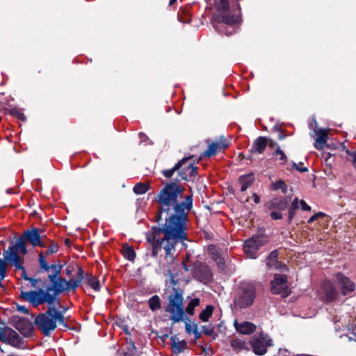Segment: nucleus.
<instances>
[{
  "label": "nucleus",
  "mask_w": 356,
  "mask_h": 356,
  "mask_svg": "<svg viewBox=\"0 0 356 356\" xmlns=\"http://www.w3.org/2000/svg\"><path fill=\"white\" fill-rule=\"evenodd\" d=\"M184 188L176 182L165 185L157 195L159 203V216L166 213L168 217L162 227H152L145 234L147 241L151 244L152 256L156 257L163 249L165 258L172 259L175 246L178 243L188 240L186 234L188 214L193 208V195L183 197Z\"/></svg>",
  "instance_id": "nucleus-1"
},
{
  "label": "nucleus",
  "mask_w": 356,
  "mask_h": 356,
  "mask_svg": "<svg viewBox=\"0 0 356 356\" xmlns=\"http://www.w3.org/2000/svg\"><path fill=\"white\" fill-rule=\"evenodd\" d=\"M40 270L51 273L47 279L42 282V286L29 291H21L19 298L29 302L33 307L47 304L45 312L38 314L34 323L46 337L57 327V323L67 329L69 326L65 322L63 312L56 308L55 305H60L59 296L65 291L74 292L85 278V272L81 267L78 268L76 279L67 280L60 277L63 266L52 264L49 265L42 252L39 254Z\"/></svg>",
  "instance_id": "nucleus-2"
},
{
  "label": "nucleus",
  "mask_w": 356,
  "mask_h": 356,
  "mask_svg": "<svg viewBox=\"0 0 356 356\" xmlns=\"http://www.w3.org/2000/svg\"><path fill=\"white\" fill-rule=\"evenodd\" d=\"M43 236L40 234L38 228L33 227L31 229H26L17 239L15 243L13 241L11 245L8 247L7 252L21 253L25 255L28 253V250L26 245L27 242L30 243L33 247L40 246L44 248L45 245L42 241Z\"/></svg>",
  "instance_id": "nucleus-3"
},
{
  "label": "nucleus",
  "mask_w": 356,
  "mask_h": 356,
  "mask_svg": "<svg viewBox=\"0 0 356 356\" xmlns=\"http://www.w3.org/2000/svg\"><path fill=\"white\" fill-rule=\"evenodd\" d=\"M184 291L179 287H173L168 296V305L165 312L170 314V320L174 323L189 320L184 310Z\"/></svg>",
  "instance_id": "nucleus-4"
},
{
  "label": "nucleus",
  "mask_w": 356,
  "mask_h": 356,
  "mask_svg": "<svg viewBox=\"0 0 356 356\" xmlns=\"http://www.w3.org/2000/svg\"><path fill=\"white\" fill-rule=\"evenodd\" d=\"M256 298L255 287L250 284H243L238 288L234 300L236 309H242L250 307Z\"/></svg>",
  "instance_id": "nucleus-5"
},
{
  "label": "nucleus",
  "mask_w": 356,
  "mask_h": 356,
  "mask_svg": "<svg viewBox=\"0 0 356 356\" xmlns=\"http://www.w3.org/2000/svg\"><path fill=\"white\" fill-rule=\"evenodd\" d=\"M290 199L286 196L276 197L265 204V207L272 211L270 213V218L274 220L283 218L282 211H285L289 205Z\"/></svg>",
  "instance_id": "nucleus-6"
},
{
  "label": "nucleus",
  "mask_w": 356,
  "mask_h": 356,
  "mask_svg": "<svg viewBox=\"0 0 356 356\" xmlns=\"http://www.w3.org/2000/svg\"><path fill=\"white\" fill-rule=\"evenodd\" d=\"M267 243L266 236L254 235L244 242L243 250L248 258L256 259L259 248Z\"/></svg>",
  "instance_id": "nucleus-7"
},
{
  "label": "nucleus",
  "mask_w": 356,
  "mask_h": 356,
  "mask_svg": "<svg viewBox=\"0 0 356 356\" xmlns=\"http://www.w3.org/2000/svg\"><path fill=\"white\" fill-rule=\"evenodd\" d=\"M250 343L253 352L259 356L265 355L267 352V348L273 346L272 339L264 332L254 335Z\"/></svg>",
  "instance_id": "nucleus-8"
},
{
  "label": "nucleus",
  "mask_w": 356,
  "mask_h": 356,
  "mask_svg": "<svg viewBox=\"0 0 356 356\" xmlns=\"http://www.w3.org/2000/svg\"><path fill=\"white\" fill-rule=\"evenodd\" d=\"M216 8L219 13L215 17L217 22L228 25H233L237 22V17L229 13V4L227 0H220L216 3Z\"/></svg>",
  "instance_id": "nucleus-9"
},
{
  "label": "nucleus",
  "mask_w": 356,
  "mask_h": 356,
  "mask_svg": "<svg viewBox=\"0 0 356 356\" xmlns=\"http://www.w3.org/2000/svg\"><path fill=\"white\" fill-rule=\"evenodd\" d=\"M193 277L202 283L207 284L213 281V274L210 268L204 263L197 261L191 268Z\"/></svg>",
  "instance_id": "nucleus-10"
},
{
  "label": "nucleus",
  "mask_w": 356,
  "mask_h": 356,
  "mask_svg": "<svg viewBox=\"0 0 356 356\" xmlns=\"http://www.w3.org/2000/svg\"><path fill=\"white\" fill-rule=\"evenodd\" d=\"M0 340L15 348H22L23 341L19 334L9 327H0Z\"/></svg>",
  "instance_id": "nucleus-11"
},
{
  "label": "nucleus",
  "mask_w": 356,
  "mask_h": 356,
  "mask_svg": "<svg viewBox=\"0 0 356 356\" xmlns=\"http://www.w3.org/2000/svg\"><path fill=\"white\" fill-rule=\"evenodd\" d=\"M3 256L6 261L7 264H9L11 266L15 268L16 270H22V277L28 281L29 277L26 274V269L24 266V260L19 254L17 252L4 251Z\"/></svg>",
  "instance_id": "nucleus-12"
},
{
  "label": "nucleus",
  "mask_w": 356,
  "mask_h": 356,
  "mask_svg": "<svg viewBox=\"0 0 356 356\" xmlns=\"http://www.w3.org/2000/svg\"><path fill=\"white\" fill-rule=\"evenodd\" d=\"M336 279L341 285V292L346 296L347 293L354 291L355 285L348 277H346L343 273H338L336 274Z\"/></svg>",
  "instance_id": "nucleus-13"
},
{
  "label": "nucleus",
  "mask_w": 356,
  "mask_h": 356,
  "mask_svg": "<svg viewBox=\"0 0 356 356\" xmlns=\"http://www.w3.org/2000/svg\"><path fill=\"white\" fill-rule=\"evenodd\" d=\"M227 146L228 145L226 140L221 137L220 141L213 142L212 143L209 144L208 148L202 154V156L209 158Z\"/></svg>",
  "instance_id": "nucleus-14"
},
{
  "label": "nucleus",
  "mask_w": 356,
  "mask_h": 356,
  "mask_svg": "<svg viewBox=\"0 0 356 356\" xmlns=\"http://www.w3.org/2000/svg\"><path fill=\"white\" fill-rule=\"evenodd\" d=\"M234 326L237 332L242 334L250 335L256 331V325L249 321L238 323L237 320L234 322Z\"/></svg>",
  "instance_id": "nucleus-15"
},
{
  "label": "nucleus",
  "mask_w": 356,
  "mask_h": 356,
  "mask_svg": "<svg viewBox=\"0 0 356 356\" xmlns=\"http://www.w3.org/2000/svg\"><path fill=\"white\" fill-rule=\"evenodd\" d=\"M268 144V138L266 136H259L256 138L250 149L252 154H262Z\"/></svg>",
  "instance_id": "nucleus-16"
},
{
  "label": "nucleus",
  "mask_w": 356,
  "mask_h": 356,
  "mask_svg": "<svg viewBox=\"0 0 356 356\" xmlns=\"http://www.w3.org/2000/svg\"><path fill=\"white\" fill-rule=\"evenodd\" d=\"M323 290L325 294V302H331L334 300L337 295L334 284L330 282H325L323 284Z\"/></svg>",
  "instance_id": "nucleus-17"
},
{
  "label": "nucleus",
  "mask_w": 356,
  "mask_h": 356,
  "mask_svg": "<svg viewBox=\"0 0 356 356\" xmlns=\"http://www.w3.org/2000/svg\"><path fill=\"white\" fill-rule=\"evenodd\" d=\"M316 134L317 137L314 144V147L318 150L323 149L326 145L327 131L325 129H320L316 131Z\"/></svg>",
  "instance_id": "nucleus-18"
},
{
  "label": "nucleus",
  "mask_w": 356,
  "mask_h": 356,
  "mask_svg": "<svg viewBox=\"0 0 356 356\" xmlns=\"http://www.w3.org/2000/svg\"><path fill=\"white\" fill-rule=\"evenodd\" d=\"M197 167L193 163H189L187 166L182 167L179 171V176L184 180H187L188 177H193L197 174Z\"/></svg>",
  "instance_id": "nucleus-19"
},
{
  "label": "nucleus",
  "mask_w": 356,
  "mask_h": 356,
  "mask_svg": "<svg viewBox=\"0 0 356 356\" xmlns=\"http://www.w3.org/2000/svg\"><path fill=\"white\" fill-rule=\"evenodd\" d=\"M191 158L192 156L183 158L182 159L179 160L172 168L162 170V175L166 178H171L175 172L181 169L184 165L186 164Z\"/></svg>",
  "instance_id": "nucleus-20"
},
{
  "label": "nucleus",
  "mask_w": 356,
  "mask_h": 356,
  "mask_svg": "<svg viewBox=\"0 0 356 356\" xmlns=\"http://www.w3.org/2000/svg\"><path fill=\"white\" fill-rule=\"evenodd\" d=\"M177 336L174 335L170 337L171 343V348L172 351L175 355H179L181 353H183L187 348V343L185 340H181L180 341H177Z\"/></svg>",
  "instance_id": "nucleus-21"
},
{
  "label": "nucleus",
  "mask_w": 356,
  "mask_h": 356,
  "mask_svg": "<svg viewBox=\"0 0 356 356\" xmlns=\"http://www.w3.org/2000/svg\"><path fill=\"white\" fill-rule=\"evenodd\" d=\"M238 180L241 185V191L244 192L252 184L254 181V175L253 173L241 175Z\"/></svg>",
  "instance_id": "nucleus-22"
},
{
  "label": "nucleus",
  "mask_w": 356,
  "mask_h": 356,
  "mask_svg": "<svg viewBox=\"0 0 356 356\" xmlns=\"http://www.w3.org/2000/svg\"><path fill=\"white\" fill-rule=\"evenodd\" d=\"M230 345L233 350L236 353H240L243 350H249L248 343L242 339H232L230 341Z\"/></svg>",
  "instance_id": "nucleus-23"
},
{
  "label": "nucleus",
  "mask_w": 356,
  "mask_h": 356,
  "mask_svg": "<svg viewBox=\"0 0 356 356\" xmlns=\"http://www.w3.org/2000/svg\"><path fill=\"white\" fill-rule=\"evenodd\" d=\"M271 292L273 294L280 295L283 298H286L291 294V290L288 286L271 285Z\"/></svg>",
  "instance_id": "nucleus-24"
},
{
  "label": "nucleus",
  "mask_w": 356,
  "mask_h": 356,
  "mask_svg": "<svg viewBox=\"0 0 356 356\" xmlns=\"http://www.w3.org/2000/svg\"><path fill=\"white\" fill-rule=\"evenodd\" d=\"M148 305L149 309L152 312H156L158 310H160L162 307L161 306V300L160 297L158 295H154L152 296L149 300H148Z\"/></svg>",
  "instance_id": "nucleus-25"
},
{
  "label": "nucleus",
  "mask_w": 356,
  "mask_h": 356,
  "mask_svg": "<svg viewBox=\"0 0 356 356\" xmlns=\"http://www.w3.org/2000/svg\"><path fill=\"white\" fill-rule=\"evenodd\" d=\"M209 250L211 251V253L212 254V259L215 261V262L216 263V264L220 267V268H222L224 267L225 264V259L222 258V257L221 256L220 253L218 252V250H216V248H215L214 245H210L209 246Z\"/></svg>",
  "instance_id": "nucleus-26"
},
{
  "label": "nucleus",
  "mask_w": 356,
  "mask_h": 356,
  "mask_svg": "<svg viewBox=\"0 0 356 356\" xmlns=\"http://www.w3.org/2000/svg\"><path fill=\"white\" fill-rule=\"evenodd\" d=\"M277 256L278 252L277 250H274L270 252L266 258V264L270 268H277Z\"/></svg>",
  "instance_id": "nucleus-27"
},
{
  "label": "nucleus",
  "mask_w": 356,
  "mask_h": 356,
  "mask_svg": "<svg viewBox=\"0 0 356 356\" xmlns=\"http://www.w3.org/2000/svg\"><path fill=\"white\" fill-rule=\"evenodd\" d=\"M288 222L290 223L293 219L296 210L299 208V200L296 197L292 201L291 205H289Z\"/></svg>",
  "instance_id": "nucleus-28"
},
{
  "label": "nucleus",
  "mask_w": 356,
  "mask_h": 356,
  "mask_svg": "<svg viewBox=\"0 0 356 356\" xmlns=\"http://www.w3.org/2000/svg\"><path fill=\"white\" fill-rule=\"evenodd\" d=\"M214 310V307L211 305H208L204 309L199 315V318L203 322H208L209 318L212 316Z\"/></svg>",
  "instance_id": "nucleus-29"
},
{
  "label": "nucleus",
  "mask_w": 356,
  "mask_h": 356,
  "mask_svg": "<svg viewBox=\"0 0 356 356\" xmlns=\"http://www.w3.org/2000/svg\"><path fill=\"white\" fill-rule=\"evenodd\" d=\"M122 254L125 259L131 261H134L136 258L134 250L128 244H125L122 246Z\"/></svg>",
  "instance_id": "nucleus-30"
},
{
  "label": "nucleus",
  "mask_w": 356,
  "mask_h": 356,
  "mask_svg": "<svg viewBox=\"0 0 356 356\" xmlns=\"http://www.w3.org/2000/svg\"><path fill=\"white\" fill-rule=\"evenodd\" d=\"M200 300L198 298L192 299L187 305L185 308L184 313L193 316L194 314V310L196 307L200 305Z\"/></svg>",
  "instance_id": "nucleus-31"
},
{
  "label": "nucleus",
  "mask_w": 356,
  "mask_h": 356,
  "mask_svg": "<svg viewBox=\"0 0 356 356\" xmlns=\"http://www.w3.org/2000/svg\"><path fill=\"white\" fill-rule=\"evenodd\" d=\"M287 282L288 280L286 275L275 274L274 275L273 280L271 281V285L288 286Z\"/></svg>",
  "instance_id": "nucleus-32"
},
{
  "label": "nucleus",
  "mask_w": 356,
  "mask_h": 356,
  "mask_svg": "<svg viewBox=\"0 0 356 356\" xmlns=\"http://www.w3.org/2000/svg\"><path fill=\"white\" fill-rule=\"evenodd\" d=\"M87 277V284L95 291H99L101 289L99 280L91 275H86Z\"/></svg>",
  "instance_id": "nucleus-33"
},
{
  "label": "nucleus",
  "mask_w": 356,
  "mask_h": 356,
  "mask_svg": "<svg viewBox=\"0 0 356 356\" xmlns=\"http://www.w3.org/2000/svg\"><path fill=\"white\" fill-rule=\"evenodd\" d=\"M149 188L148 184L140 182L134 186L133 191L137 195H143L149 190Z\"/></svg>",
  "instance_id": "nucleus-34"
},
{
  "label": "nucleus",
  "mask_w": 356,
  "mask_h": 356,
  "mask_svg": "<svg viewBox=\"0 0 356 356\" xmlns=\"http://www.w3.org/2000/svg\"><path fill=\"white\" fill-rule=\"evenodd\" d=\"M7 271V263L5 259L0 258V288L3 287L2 280L6 276Z\"/></svg>",
  "instance_id": "nucleus-35"
},
{
  "label": "nucleus",
  "mask_w": 356,
  "mask_h": 356,
  "mask_svg": "<svg viewBox=\"0 0 356 356\" xmlns=\"http://www.w3.org/2000/svg\"><path fill=\"white\" fill-rule=\"evenodd\" d=\"M202 332L207 336L212 337L213 339H216L218 336L217 334L215 332V327L211 324H210L209 326L203 325L202 326Z\"/></svg>",
  "instance_id": "nucleus-36"
},
{
  "label": "nucleus",
  "mask_w": 356,
  "mask_h": 356,
  "mask_svg": "<svg viewBox=\"0 0 356 356\" xmlns=\"http://www.w3.org/2000/svg\"><path fill=\"white\" fill-rule=\"evenodd\" d=\"M8 113L10 115L17 118L22 121H25L26 120L25 115L17 108H10Z\"/></svg>",
  "instance_id": "nucleus-37"
},
{
  "label": "nucleus",
  "mask_w": 356,
  "mask_h": 356,
  "mask_svg": "<svg viewBox=\"0 0 356 356\" xmlns=\"http://www.w3.org/2000/svg\"><path fill=\"white\" fill-rule=\"evenodd\" d=\"M273 189L278 190L281 189L283 193H286L287 191V186L285 182L282 180H279L273 184Z\"/></svg>",
  "instance_id": "nucleus-38"
},
{
  "label": "nucleus",
  "mask_w": 356,
  "mask_h": 356,
  "mask_svg": "<svg viewBox=\"0 0 356 356\" xmlns=\"http://www.w3.org/2000/svg\"><path fill=\"white\" fill-rule=\"evenodd\" d=\"M274 155L276 156H279L278 159L281 161V163H284L287 161V156L285 153L280 149V146H277L275 152H274Z\"/></svg>",
  "instance_id": "nucleus-39"
},
{
  "label": "nucleus",
  "mask_w": 356,
  "mask_h": 356,
  "mask_svg": "<svg viewBox=\"0 0 356 356\" xmlns=\"http://www.w3.org/2000/svg\"><path fill=\"white\" fill-rule=\"evenodd\" d=\"M58 251V245L54 242H51L47 250L45 252V254L49 256L53 253H56Z\"/></svg>",
  "instance_id": "nucleus-40"
},
{
  "label": "nucleus",
  "mask_w": 356,
  "mask_h": 356,
  "mask_svg": "<svg viewBox=\"0 0 356 356\" xmlns=\"http://www.w3.org/2000/svg\"><path fill=\"white\" fill-rule=\"evenodd\" d=\"M325 216V213L318 212V213L313 215L312 217H310L309 218V220H307V222L308 223H312L313 222H314L315 220H316L319 218L324 217Z\"/></svg>",
  "instance_id": "nucleus-41"
},
{
  "label": "nucleus",
  "mask_w": 356,
  "mask_h": 356,
  "mask_svg": "<svg viewBox=\"0 0 356 356\" xmlns=\"http://www.w3.org/2000/svg\"><path fill=\"white\" fill-rule=\"evenodd\" d=\"M301 165H302V163H300L298 165L294 162L293 163V167L298 171L301 172H307L308 171L307 168L300 167Z\"/></svg>",
  "instance_id": "nucleus-42"
},
{
  "label": "nucleus",
  "mask_w": 356,
  "mask_h": 356,
  "mask_svg": "<svg viewBox=\"0 0 356 356\" xmlns=\"http://www.w3.org/2000/svg\"><path fill=\"white\" fill-rule=\"evenodd\" d=\"M346 153L351 157V161L356 163V151L346 149Z\"/></svg>",
  "instance_id": "nucleus-43"
},
{
  "label": "nucleus",
  "mask_w": 356,
  "mask_h": 356,
  "mask_svg": "<svg viewBox=\"0 0 356 356\" xmlns=\"http://www.w3.org/2000/svg\"><path fill=\"white\" fill-rule=\"evenodd\" d=\"M300 206L301 209L303 210V211H310L311 210V207L309 206L306 202L303 200H301L300 202H299V207Z\"/></svg>",
  "instance_id": "nucleus-44"
},
{
  "label": "nucleus",
  "mask_w": 356,
  "mask_h": 356,
  "mask_svg": "<svg viewBox=\"0 0 356 356\" xmlns=\"http://www.w3.org/2000/svg\"><path fill=\"white\" fill-rule=\"evenodd\" d=\"M28 281L31 283L32 287L36 288L38 283L41 282V280L39 278L30 277Z\"/></svg>",
  "instance_id": "nucleus-45"
},
{
  "label": "nucleus",
  "mask_w": 356,
  "mask_h": 356,
  "mask_svg": "<svg viewBox=\"0 0 356 356\" xmlns=\"http://www.w3.org/2000/svg\"><path fill=\"white\" fill-rule=\"evenodd\" d=\"M193 333L195 336V339H200L201 337V333L197 330V325L195 323V324H193Z\"/></svg>",
  "instance_id": "nucleus-46"
},
{
  "label": "nucleus",
  "mask_w": 356,
  "mask_h": 356,
  "mask_svg": "<svg viewBox=\"0 0 356 356\" xmlns=\"http://www.w3.org/2000/svg\"><path fill=\"white\" fill-rule=\"evenodd\" d=\"M17 311H19V312H22L23 314L29 313V309L24 305H17Z\"/></svg>",
  "instance_id": "nucleus-47"
},
{
  "label": "nucleus",
  "mask_w": 356,
  "mask_h": 356,
  "mask_svg": "<svg viewBox=\"0 0 356 356\" xmlns=\"http://www.w3.org/2000/svg\"><path fill=\"white\" fill-rule=\"evenodd\" d=\"M190 320H188L189 321ZM188 320H186L185 321V330H186V332L188 333V334H191V332H193V330H191V324H189L188 322Z\"/></svg>",
  "instance_id": "nucleus-48"
},
{
  "label": "nucleus",
  "mask_w": 356,
  "mask_h": 356,
  "mask_svg": "<svg viewBox=\"0 0 356 356\" xmlns=\"http://www.w3.org/2000/svg\"><path fill=\"white\" fill-rule=\"evenodd\" d=\"M253 199H254V203H256V204L259 203V202H260V197L257 193H254L253 194Z\"/></svg>",
  "instance_id": "nucleus-49"
},
{
  "label": "nucleus",
  "mask_w": 356,
  "mask_h": 356,
  "mask_svg": "<svg viewBox=\"0 0 356 356\" xmlns=\"http://www.w3.org/2000/svg\"><path fill=\"white\" fill-rule=\"evenodd\" d=\"M270 147H273L275 145L277 147L279 146L275 142H274L273 140L268 138V144Z\"/></svg>",
  "instance_id": "nucleus-50"
},
{
  "label": "nucleus",
  "mask_w": 356,
  "mask_h": 356,
  "mask_svg": "<svg viewBox=\"0 0 356 356\" xmlns=\"http://www.w3.org/2000/svg\"><path fill=\"white\" fill-rule=\"evenodd\" d=\"M159 337L162 339L163 341H164L166 339L168 338L169 335L168 334H163L161 335H158Z\"/></svg>",
  "instance_id": "nucleus-51"
},
{
  "label": "nucleus",
  "mask_w": 356,
  "mask_h": 356,
  "mask_svg": "<svg viewBox=\"0 0 356 356\" xmlns=\"http://www.w3.org/2000/svg\"><path fill=\"white\" fill-rule=\"evenodd\" d=\"M285 135L280 131V134L278 135V139L279 140H283L285 138Z\"/></svg>",
  "instance_id": "nucleus-52"
},
{
  "label": "nucleus",
  "mask_w": 356,
  "mask_h": 356,
  "mask_svg": "<svg viewBox=\"0 0 356 356\" xmlns=\"http://www.w3.org/2000/svg\"><path fill=\"white\" fill-rule=\"evenodd\" d=\"M182 265H183V268L186 272L189 270L188 267L185 262H183Z\"/></svg>",
  "instance_id": "nucleus-53"
},
{
  "label": "nucleus",
  "mask_w": 356,
  "mask_h": 356,
  "mask_svg": "<svg viewBox=\"0 0 356 356\" xmlns=\"http://www.w3.org/2000/svg\"><path fill=\"white\" fill-rule=\"evenodd\" d=\"M65 243L66 245H67L68 246H70V244H71V241H70V238H65Z\"/></svg>",
  "instance_id": "nucleus-54"
},
{
  "label": "nucleus",
  "mask_w": 356,
  "mask_h": 356,
  "mask_svg": "<svg viewBox=\"0 0 356 356\" xmlns=\"http://www.w3.org/2000/svg\"><path fill=\"white\" fill-rule=\"evenodd\" d=\"M332 155V154H330V153H328V154H327V156L325 158V162H326V163H327V162L329 161V159L331 158Z\"/></svg>",
  "instance_id": "nucleus-55"
},
{
  "label": "nucleus",
  "mask_w": 356,
  "mask_h": 356,
  "mask_svg": "<svg viewBox=\"0 0 356 356\" xmlns=\"http://www.w3.org/2000/svg\"><path fill=\"white\" fill-rule=\"evenodd\" d=\"M170 275H171V282L173 284H175L176 282L175 280H174V277L172 275V273L170 271Z\"/></svg>",
  "instance_id": "nucleus-56"
},
{
  "label": "nucleus",
  "mask_w": 356,
  "mask_h": 356,
  "mask_svg": "<svg viewBox=\"0 0 356 356\" xmlns=\"http://www.w3.org/2000/svg\"><path fill=\"white\" fill-rule=\"evenodd\" d=\"M6 193H8V194H10L13 193V189L12 188H8L6 190Z\"/></svg>",
  "instance_id": "nucleus-57"
},
{
  "label": "nucleus",
  "mask_w": 356,
  "mask_h": 356,
  "mask_svg": "<svg viewBox=\"0 0 356 356\" xmlns=\"http://www.w3.org/2000/svg\"><path fill=\"white\" fill-rule=\"evenodd\" d=\"M176 1H177V0H170L169 4L170 6L173 5Z\"/></svg>",
  "instance_id": "nucleus-58"
},
{
  "label": "nucleus",
  "mask_w": 356,
  "mask_h": 356,
  "mask_svg": "<svg viewBox=\"0 0 356 356\" xmlns=\"http://www.w3.org/2000/svg\"><path fill=\"white\" fill-rule=\"evenodd\" d=\"M71 273V270L68 268L66 269V274L70 275Z\"/></svg>",
  "instance_id": "nucleus-59"
},
{
  "label": "nucleus",
  "mask_w": 356,
  "mask_h": 356,
  "mask_svg": "<svg viewBox=\"0 0 356 356\" xmlns=\"http://www.w3.org/2000/svg\"><path fill=\"white\" fill-rule=\"evenodd\" d=\"M16 329H17L18 330H20V327H19V323H17L15 326Z\"/></svg>",
  "instance_id": "nucleus-60"
},
{
  "label": "nucleus",
  "mask_w": 356,
  "mask_h": 356,
  "mask_svg": "<svg viewBox=\"0 0 356 356\" xmlns=\"http://www.w3.org/2000/svg\"><path fill=\"white\" fill-rule=\"evenodd\" d=\"M273 129H274V130H276V131H280V130H279V129L277 128V126H275V127H273Z\"/></svg>",
  "instance_id": "nucleus-61"
}]
</instances>
